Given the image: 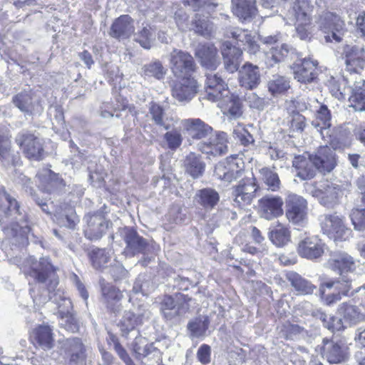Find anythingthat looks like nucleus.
Segmentation results:
<instances>
[{
	"instance_id": "1",
	"label": "nucleus",
	"mask_w": 365,
	"mask_h": 365,
	"mask_svg": "<svg viewBox=\"0 0 365 365\" xmlns=\"http://www.w3.org/2000/svg\"><path fill=\"white\" fill-rule=\"evenodd\" d=\"M58 271V267L53 264L48 257H42L31 261L24 274L37 283L43 284L48 292H53L59 284Z\"/></svg>"
},
{
	"instance_id": "2",
	"label": "nucleus",
	"mask_w": 365,
	"mask_h": 365,
	"mask_svg": "<svg viewBox=\"0 0 365 365\" xmlns=\"http://www.w3.org/2000/svg\"><path fill=\"white\" fill-rule=\"evenodd\" d=\"M259 190L258 180L254 173H252L251 177L242 178L231 188L234 206L239 209H245L253 202Z\"/></svg>"
},
{
	"instance_id": "3",
	"label": "nucleus",
	"mask_w": 365,
	"mask_h": 365,
	"mask_svg": "<svg viewBox=\"0 0 365 365\" xmlns=\"http://www.w3.org/2000/svg\"><path fill=\"white\" fill-rule=\"evenodd\" d=\"M314 6L309 0H294L291 12L294 19L296 31L301 39L309 38L312 29Z\"/></svg>"
},
{
	"instance_id": "4",
	"label": "nucleus",
	"mask_w": 365,
	"mask_h": 365,
	"mask_svg": "<svg viewBox=\"0 0 365 365\" xmlns=\"http://www.w3.org/2000/svg\"><path fill=\"white\" fill-rule=\"evenodd\" d=\"M15 143L27 159L40 161L44 158L43 144L34 133L27 130H21L16 135Z\"/></svg>"
},
{
	"instance_id": "5",
	"label": "nucleus",
	"mask_w": 365,
	"mask_h": 365,
	"mask_svg": "<svg viewBox=\"0 0 365 365\" xmlns=\"http://www.w3.org/2000/svg\"><path fill=\"white\" fill-rule=\"evenodd\" d=\"M170 68L175 77L193 76L197 66L189 52L174 48L170 54Z\"/></svg>"
},
{
	"instance_id": "6",
	"label": "nucleus",
	"mask_w": 365,
	"mask_h": 365,
	"mask_svg": "<svg viewBox=\"0 0 365 365\" xmlns=\"http://www.w3.org/2000/svg\"><path fill=\"white\" fill-rule=\"evenodd\" d=\"M351 289L349 279H329L320 284L319 292L327 305H331L341 300L342 296H348Z\"/></svg>"
},
{
	"instance_id": "7",
	"label": "nucleus",
	"mask_w": 365,
	"mask_h": 365,
	"mask_svg": "<svg viewBox=\"0 0 365 365\" xmlns=\"http://www.w3.org/2000/svg\"><path fill=\"white\" fill-rule=\"evenodd\" d=\"M321 227L323 233L334 241H346L352 234L351 230L345 224L344 217L336 213L326 215Z\"/></svg>"
},
{
	"instance_id": "8",
	"label": "nucleus",
	"mask_w": 365,
	"mask_h": 365,
	"mask_svg": "<svg viewBox=\"0 0 365 365\" xmlns=\"http://www.w3.org/2000/svg\"><path fill=\"white\" fill-rule=\"evenodd\" d=\"M245 171V163L238 155L227 157L222 163L215 167V173L218 178L226 182L231 183L240 178Z\"/></svg>"
},
{
	"instance_id": "9",
	"label": "nucleus",
	"mask_w": 365,
	"mask_h": 365,
	"mask_svg": "<svg viewBox=\"0 0 365 365\" xmlns=\"http://www.w3.org/2000/svg\"><path fill=\"white\" fill-rule=\"evenodd\" d=\"M345 71L350 75L356 74L360 78L365 68V50L356 46H346L341 54Z\"/></svg>"
},
{
	"instance_id": "10",
	"label": "nucleus",
	"mask_w": 365,
	"mask_h": 365,
	"mask_svg": "<svg viewBox=\"0 0 365 365\" xmlns=\"http://www.w3.org/2000/svg\"><path fill=\"white\" fill-rule=\"evenodd\" d=\"M291 69L294 79L304 84L315 82L319 76V63L310 58L296 61Z\"/></svg>"
},
{
	"instance_id": "11",
	"label": "nucleus",
	"mask_w": 365,
	"mask_h": 365,
	"mask_svg": "<svg viewBox=\"0 0 365 365\" xmlns=\"http://www.w3.org/2000/svg\"><path fill=\"white\" fill-rule=\"evenodd\" d=\"M175 297L181 302L180 304L177 305L175 298L169 294H165L159 302L160 313L167 320H171L180 315L182 309L186 312L189 309L190 297L187 294L175 293Z\"/></svg>"
},
{
	"instance_id": "12",
	"label": "nucleus",
	"mask_w": 365,
	"mask_h": 365,
	"mask_svg": "<svg viewBox=\"0 0 365 365\" xmlns=\"http://www.w3.org/2000/svg\"><path fill=\"white\" fill-rule=\"evenodd\" d=\"M307 201L302 196L289 194L285 199V217L293 225H299L307 217Z\"/></svg>"
},
{
	"instance_id": "13",
	"label": "nucleus",
	"mask_w": 365,
	"mask_h": 365,
	"mask_svg": "<svg viewBox=\"0 0 365 365\" xmlns=\"http://www.w3.org/2000/svg\"><path fill=\"white\" fill-rule=\"evenodd\" d=\"M101 299L107 312L117 314L121 309V301L124 298L123 291L105 279L99 280Z\"/></svg>"
},
{
	"instance_id": "14",
	"label": "nucleus",
	"mask_w": 365,
	"mask_h": 365,
	"mask_svg": "<svg viewBox=\"0 0 365 365\" xmlns=\"http://www.w3.org/2000/svg\"><path fill=\"white\" fill-rule=\"evenodd\" d=\"M180 78L171 88V95L179 102H188L198 93L200 85L194 76L177 77Z\"/></svg>"
},
{
	"instance_id": "15",
	"label": "nucleus",
	"mask_w": 365,
	"mask_h": 365,
	"mask_svg": "<svg viewBox=\"0 0 365 365\" xmlns=\"http://www.w3.org/2000/svg\"><path fill=\"white\" fill-rule=\"evenodd\" d=\"M325 244L317 235H309L302 239L297 244L298 255L307 259L314 260L324 253Z\"/></svg>"
},
{
	"instance_id": "16",
	"label": "nucleus",
	"mask_w": 365,
	"mask_h": 365,
	"mask_svg": "<svg viewBox=\"0 0 365 365\" xmlns=\"http://www.w3.org/2000/svg\"><path fill=\"white\" fill-rule=\"evenodd\" d=\"M258 212L265 220H272L284 214V200L281 196L266 195L258 200Z\"/></svg>"
},
{
	"instance_id": "17",
	"label": "nucleus",
	"mask_w": 365,
	"mask_h": 365,
	"mask_svg": "<svg viewBox=\"0 0 365 365\" xmlns=\"http://www.w3.org/2000/svg\"><path fill=\"white\" fill-rule=\"evenodd\" d=\"M318 171L324 175L331 173L338 164V156L327 145H320L312 153Z\"/></svg>"
},
{
	"instance_id": "18",
	"label": "nucleus",
	"mask_w": 365,
	"mask_h": 365,
	"mask_svg": "<svg viewBox=\"0 0 365 365\" xmlns=\"http://www.w3.org/2000/svg\"><path fill=\"white\" fill-rule=\"evenodd\" d=\"M123 239L125 242L123 254L127 257L144 253L148 247L146 240L140 236L134 228L125 227Z\"/></svg>"
},
{
	"instance_id": "19",
	"label": "nucleus",
	"mask_w": 365,
	"mask_h": 365,
	"mask_svg": "<svg viewBox=\"0 0 365 365\" xmlns=\"http://www.w3.org/2000/svg\"><path fill=\"white\" fill-rule=\"evenodd\" d=\"M65 354L70 365L84 364L86 359V347L79 337H71L65 341Z\"/></svg>"
},
{
	"instance_id": "20",
	"label": "nucleus",
	"mask_w": 365,
	"mask_h": 365,
	"mask_svg": "<svg viewBox=\"0 0 365 365\" xmlns=\"http://www.w3.org/2000/svg\"><path fill=\"white\" fill-rule=\"evenodd\" d=\"M206 98L212 102H219L230 91L224 80L217 74L206 75Z\"/></svg>"
},
{
	"instance_id": "21",
	"label": "nucleus",
	"mask_w": 365,
	"mask_h": 365,
	"mask_svg": "<svg viewBox=\"0 0 365 365\" xmlns=\"http://www.w3.org/2000/svg\"><path fill=\"white\" fill-rule=\"evenodd\" d=\"M134 31L133 19L128 14H123L114 19L108 34L110 37L120 41L130 38Z\"/></svg>"
},
{
	"instance_id": "22",
	"label": "nucleus",
	"mask_w": 365,
	"mask_h": 365,
	"mask_svg": "<svg viewBox=\"0 0 365 365\" xmlns=\"http://www.w3.org/2000/svg\"><path fill=\"white\" fill-rule=\"evenodd\" d=\"M195 56L202 67L206 69L215 71L220 64L218 50L212 43L200 44L195 51Z\"/></svg>"
},
{
	"instance_id": "23",
	"label": "nucleus",
	"mask_w": 365,
	"mask_h": 365,
	"mask_svg": "<svg viewBox=\"0 0 365 365\" xmlns=\"http://www.w3.org/2000/svg\"><path fill=\"white\" fill-rule=\"evenodd\" d=\"M347 348L328 339H324L320 347V354L329 364H339L347 358Z\"/></svg>"
},
{
	"instance_id": "24",
	"label": "nucleus",
	"mask_w": 365,
	"mask_h": 365,
	"mask_svg": "<svg viewBox=\"0 0 365 365\" xmlns=\"http://www.w3.org/2000/svg\"><path fill=\"white\" fill-rule=\"evenodd\" d=\"M184 130L192 140H201L210 136L212 128L200 118H187L182 121Z\"/></svg>"
},
{
	"instance_id": "25",
	"label": "nucleus",
	"mask_w": 365,
	"mask_h": 365,
	"mask_svg": "<svg viewBox=\"0 0 365 365\" xmlns=\"http://www.w3.org/2000/svg\"><path fill=\"white\" fill-rule=\"evenodd\" d=\"M238 79L240 86L249 90L255 88L260 83L259 67L246 62L239 71Z\"/></svg>"
},
{
	"instance_id": "26",
	"label": "nucleus",
	"mask_w": 365,
	"mask_h": 365,
	"mask_svg": "<svg viewBox=\"0 0 365 365\" xmlns=\"http://www.w3.org/2000/svg\"><path fill=\"white\" fill-rule=\"evenodd\" d=\"M292 165L297 171V175L302 180H311L314 178L318 169L312 160V155L309 154L308 157L304 155L295 156Z\"/></svg>"
},
{
	"instance_id": "27",
	"label": "nucleus",
	"mask_w": 365,
	"mask_h": 365,
	"mask_svg": "<svg viewBox=\"0 0 365 365\" xmlns=\"http://www.w3.org/2000/svg\"><path fill=\"white\" fill-rule=\"evenodd\" d=\"M225 68L230 73L236 72L242 59V50L230 43L225 44L222 51Z\"/></svg>"
},
{
	"instance_id": "28",
	"label": "nucleus",
	"mask_w": 365,
	"mask_h": 365,
	"mask_svg": "<svg viewBox=\"0 0 365 365\" xmlns=\"http://www.w3.org/2000/svg\"><path fill=\"white\" fill-rule=\"evenodd\" d=\"M349 106L356 111H365V78L356 80L349 97Z\"/></svg>"
},
{
	"instance_id": "29",
	"label": "nucleus",
	"mask_w": 365,
	"mask_h": 365,
	"mask_svg": "<svg viewBox=\"0 0 365 365\" xmlns=\"http://www.w3.org/2000/svg\"><path fill=\"white\" fill-rule=\"evenodd\" d=\"M34 344L43 349H51L54 346L52 329L48 325H38L31 334Z\"/></svg>"
},
{
	"instance_id": "30",
	"label": "nucleus",
	"mask_w": 365,
	"mask_h": 365,
	"mask_svg": "<svg viewBox=\"0 0 365 365\" xmlns=\"http://www.w3.org/2000/svg\"><path fill=\"white\" fill-rule=\"evenodd\" d=\"M329 265L332 270L339 274L354 272L356 269V263L354 258L347 253H341L329 260Z\"/></svg>"
},
{
	"instance_id": "31",
	"label": "nucleus",
	"mask_w": 365,
	"mask_h": 365,
	"mask_svg": "<svg viewBox=\"0 0 365 365\" xmlns=\"http://www.w3.org/2000/svg\"><path fill=\"white\" fill-rule=\"evenodd\" d=\"M207 142L199 144V150L207 155H221L226 153L227 145L222 138L212 133L208 136Z\"/></svg>"
},
{
	"instance_id": "32",
	"label": "nucleus",
	"mask_w": 365,
	"mask_h": 365,
	"mask_svg": "<svg viewBox=\"0 0 365 365\" xmlns=\"http://www.w3.org/2000/svg\"><path fill=\"white\" fill-rule=\"evenodd\" d=\"M183 167L185 172L193 178H198L205 172V164L201 156L194 152L189 153L183 160Z\"/></svg>"
},
{
	"instance_id": "33",
	"label": "nucleus",
	"mask_w": 365,
	"mask_h": 365,
	"mask_svg": "<svg viewBox=\"0 0 365 365\" xmlns=\"http://www.w3.org/2000/svg\"><path fill=\"white\" fill-rule=\"evenodd\" d=\"M218 106L233 117H240L242 114V103L240 98L235 94L228 93L218 102Z\"/></svg>"
},
{
	"instance_id": "34",
	"label": "nucleus",
	"mask_w": 365,
	"mask_h": 365,
	"mask_svg": "<svg viewBox=\"0 0 365 365\" xmlns=\"http://www.w3.org/2000/svg\"><path fill=\"white\" fill-rule=\"evenodd\" d=\"M286 278L297 294L300 295L311 294L317 288L316 286L309 281L294 272L287 273Z\"/></svg>"
},
{
	"instance_id": "35",
	"label": "nucleus",
	"mask_w": 365,
	"mask_h": 365,
	"mask_svg": "<svg viewBox=\"0 0 365 365\" xmlns=\"http://www.w3.org/2000/svg\"><path fill=\"white\" fill-rule=\"evenodd\" d=\"M133 351L137 358H145L150 354L156 358V362L163 361V353L154 346L153 343L143 344L142 339H135L133 343Z\"/></svg>"
},
{
	"instance_id": "36",
	"label": "nucleus",
	"mask_w": 365,
	"mask_h": 365,
	"mask_svg": "<svg viewBox=\"0 0 365 365\" xmlns=\"http://www.w3.org/2000/svg\"><path fill=\"white\" fill-rule=\"evenodd\" d=\"M197 202L205 210L213 209L220 201L219 193L212 188L200 189L196 193Z\"/></svg>"
},
{
	"instance_id": "37",
	"label": "nucleus",
	"mask_w": 365,
	"mask_h": 365,
	"mask_svg": "<svg viewBox=\"0 0 365 365\" xmlns=\"http://www.w3.org/2000/svg\"><path fill=\"white\" fill-rule=\"evenodd\" d=\"M235 4L234 12L244 20L251 19L257 14L256 0H232Z\"/></svg>"
},
{
	"instance_id": "38",
	"label": "nucleus",
	"mask_w": 365,
	"mask_h": 365,
	"mask_svg": "<svg viewBox=\"0 0 365 365\" xmlns=\"http://www.w3.org/2000/svg\"><path fill=\"white\" fill-rule=\"evenodd\" d=\"M268 236L270 241L279 247L285 246L291 241V231L289 227L280 223L269 232Z\"/></svg>"
},
{
	"instance_id": "39",
	"label": "nucleus",
	"mask_w": 365,
	"mask_h": 365,
	"mask_svg": "<svg viewBox=\"0 0 365 365\" xmlns=\"http://www.w3.org/2000/svg\"><path fill=\"white\" fill-rule=\"evenodd\" d=\"M167 71V68L160 60H155L142 67L141 75L144 77L154 78L160 81L165 78Z\"/></svg>"
},
{
	"instance_id": "40",
	"label": "nucleus",
	"mask_w": 365,
	"mask_h": 365,
	"mask_svg": "<svg viewBox=\"0 0 365 365\" xmlns=\"http://www.w3.org/2000/svg\"><path fill=\"white\" fill-rule=\"evenodd\" d=\"M210 319L207 316L195 317L187 324V329L190 336L195 338L204 337L209 328Z\"/></svg>"
},
{
	"instance_id": "41",
	"label": "nucleus",
	"mask_w": 365,
	"mask_h": 365,
	"mask_svg": "<svg viewBox=\"0 0 365 365\" xmlns=\"http://www.w3.org/2000/svg\"><path fill=\"white\" fill-rule=\"evenodd\" d=\"M142 323L143 315L128 312L124 314L118 325L123 334H128Z\"/></svg>"
},
{
	"instance_id": "42",
	"label": "nucleus",
	"mask_w": 365,
	"mask_h": 365,
	"mask_svg": "<svg viewBox=\"0 0 365 365\" xmlns=\"http://www.w3.org/2000/svg\"><path fill=\"white\" fill-rule=\"evenodd\" d=\"M232 36L235 39L236 43L242 42L244 48L250 53L255 54L259 49V46L254 40V38L247 33L246 30H239L232 33Z\"/></svg>"
},
{
	"instance_id": "43",
	"label": "nucleus",
	"mask_w": 365,
	"mask_h": 365,
	"mask_svg": "<svg viewBox=\"0 0 365 365\" xmlns=\"http://www.w3.org/2000/svg\"><path fill=\"white\" fill-rule=\"evenodd\" d=\"M337 312L344 321L350 324H356L364 319L363 314L360 313L356 306L346 302L339 307Z\"/></svg>"
},
{
	"instance_id": "44",
	"label": "nucleus",
	"mask_w": 365,
	"mask_h": 365,
	"mask_svg": "<svg viewBox=\"0 0 365 365\" xmlns=\"http://www.w3.org/2000/svg\"><path fill=\"white\" fill-rule=\"evenodd\" d=\"M92 266L96 269H101L106 267L110 257L105 248H94L88 254Z\"/></svg>"
},
{
	"instance_id": "45",
	"label": "nucleus",
	"mask_w": 365,
	"mask_h": 365,
	"mask_svg": "<svg viewBox=\"0 0 365 365\" xmlns=\"http://www.w3.org/2000/svg\"><path fill=\"white\" fill-rule=\"evenodd\" d=\"M288 121L289 135L294 137L295 133H302L307 127V119L299 111L293 110Z\"/></svg>"
},
{
	"instance_id": "46",
	"label": "nucleus",
	"mask_w": 365,
	"mask_h": 365,
	"mask_svg": "<svg viewBox=\"0 0 365 365\" xmlns=\"http://www.w3.org/2000/svg\"><path fill=\"white\" fill-rule=\"evenodd\" d=\"M259 173L268 190L277 192L280 189L281 181L277 173L269 168L264 167L259 170Z\"/></svg>"
},
{
	"instance_id": "47",
	"label": "nucleus",
	"mask_w": 365,
	"mask_h": 365,
	"mask_svg": "<svg viewBox=\"0 0 365 365\" xmlns=\"http://www.w3.org/2000/svg\"><path fill=\"white\" fill-rule=\"evenodd\" d=\"M331 114L328 107L322 104L319 108L316 110L315 119L312 124L316 128H319L321 130L329 128L331 123Z\"/></svg>"
},
{
	"instance_id": "48",
	"label": "nucleus",
	"mask_w": 365,
	"mask_h": 365,
	"mask_svg": "<svg viewBox=\"0 0 365 365\" xmlns=\"http://www.w3.org/2000/svg\"><path fill=\"white\" fill-rule=\"evenodd\" d=\"M9 160H11L12 165H15L11 136L0 133V161L5 162Z\"/></svg>"
},
{
	"instance_id": "49",
	"label": "nucleus",
	"mask_w": 365,
	"mask_h": 365,
	"mask_svg": "<svg viewBox=\"0 0 365 365\" xmlns=\"http://www.w3.org/2000/svg\"><path fill=\"white\" fill-rule=\"evenodd\" d=\"M32 95L26 91L19 92L12 98V103L22 112H29L33 108Z\"/></svg>"
},
{
	"instance_id": "50",
	"label": "nucleus",
	"mask_w": 365,
	"mask_h": 365,
	"mask_svg": "<svg viewBox=\"0 0 365 365\" xmlns=\"http://www.w3.org/2000/svg\"><path fill=\"white\" fill-rule=\"evenodd\" d=\"M163 139L168 148L173 151L178 150L183 142V137L180 130L176 128L167 131L163 135Z\"/></svg>"
},
{
	"instance_id": "51",
	"label": "nucleus",
	"mask_w": 365,
	"mask_h": 365,
	"mask_svg": "<svg viewBox=\"0 0 365 365\" xmlns=\"http://www.w3.org/2000/svg\"><path fill=\"white\" fill-rule=\"evenodd\" d=\"M149 113L155 125L163 127L166 130L169 129V125L165 124L164 121L165 110L162 106L153 101L150 102Z\"/></svg>"
},
{
	"instance_id": "52",
	"label": "nucleus",
	"mask_w": 365,
	"mask_h": 365,
	"mask_svg": "<svg viewBox=\"0 0 365 365\" xmlns=\"http://www.w3.org/2000/svg\"><path fill=\"white\" fill-rule=\"evenodd\" d=\"M109 339L113 344V349L118 357L125 363V365H135L133 360L130 356L126 349L121 344L119 339L115 334L109 333Z\"/></svg>"
},
{
	"instance_id": "53",
	"label": "nucleus",
	"mask_w": 365,
	"mask_h": 365,
	"mask_svg": "<svg viewBox=\"0 0 365 365\" xmlns=\"http://www.w3.org/2000/svg\"><path fill=\"white\" fill-rule=\"evenodd\" d=\"M58 317L63 320V327L68 331L72 333L77 332L79 327L76 318L74 314L69 312L58 311Z\"/></svg>"
},
{
	"instance_id": "54",
	"label": "nucleus",
	"mask_w": 365,
	"mask_h": 365,
	"mask_svg": "<svg viewBox=\"0 0 365 365\" xmlns=\"http://www.w3.org/2000/svg\"><path fill=\"white\" fill-rule=\"evenodd\" d=\"M289 88V81L282 76H279L268 83L269 91L273 95L284 93Z\"/></svg>"
},
{
	"instance_id": "55",
	"label": "nucleus",
	"mask_w": 365,
	"mask_h": 365,
	"mask_svg": "<svg viewBox=\"0 0 365 365\" xmlns=\"http://www.w3.org/2000/svg\"><path fill=\"white\" fill-rule=\"evenodd\" d=\"M108 227V223L101 222L98 227L93 225H89L84 230V236L86 239L93 241L100 240L105 234Z\"/></svg>"
},
{
	"instance_id": "56",
	"label": "nucleus",
	"mask_w": 365,
	"mask_h": 365,
	"mask_svg": "<svg viewBox=\"0 0 365 365\" xmlns=\"http://www.w3.org/2000/svg\"><path fill=\"white\" fill-rule=\"evenodd\" d=\"M195 32L201 36H211L212 32V23L201 19L199 14H196L192 22Z\"/></svg>"
},
{
	"instance_id": "57",
	"label": "nucleus",
	"mask_w": 365,
	"mask_h": 365,
	"mask_svg": "<svg viewBox=\"0 0 365 365\" xmlns=\"http://www.w3.org/2000/svg\"><path fill=\"white\" fill-rule=\"evenodd\" d=\"M349 217L355 230H365V208L354 207Z\"/></svg>"
},
{
	"instance_id": "58",
	"label": "nucleus",
	"mask_w": 365,
	"mask_h": 365,
	"mask_svg": "<svg viewBox=\"0 0 365 365\" xmlns=\"http://www.w3.org/2000/svg\"><path fill=\"white\" fill-rule=\"evenodd\" d=\"M234 137L244 146H248L255 141L253 136L242 124H237L233 130Z\"/></svg>"
},
{
	"instance_id": "59",
	"label": "nucleus",
	"mask_w": 365,
	"mask_h": 365,
	"mask_svg": "<svg viewBox=\"0 0 365 365\" xmlns=\"http://www.w3.org/2000/svg\"><path fill=\"white\" fill-rule=\"evenodd\" d=\"M151 26L147 25L139 30L136 34L135 41L145 49H150L151 48Z\"/></svg>"
},
{
	"instance_id": "60",
	"label": "nucleus",
	"mask_w": 365,
	"mask_h": 365,
	"mask_svg": "<svg viewBox=\"0 0 365 365\" xmlns=\"http://www.w3.org/2000/svg\"><path fill=\"white\" fill-rule=\"evenodd\" d=\"M324 326L331 332L340 331L345 329L346 327L344 324L343 319L339 318L335 316H331L326 319H323Z\"/></svg>"
},
{
	"instance_id": "61",
	"label": "nucleus",
	"mask_w": 365,
	"mask_h": 365,
	"mask_svg": "<svg viewBox=\"0 0 365 365\" xmlns=\"http://www.w3.org/2000/svg\"><path fill=\"white\" fill-rule=\"evenodd\" d=\"M269 53L271 55V58L275 62L279 63L284 61L289 53V49L287 46L284 44H282L279 46L272 47Z\"/></svg>"
},
{
	"instance_id": "62",
	"label": "nucleus",
	"mask_w": 365,
	"mask_h": 365,
	"mask_svg": "<svg viewBox=\"0 0 365 365\" xmlns=\"http://www.w3.org/2000/svg\"><path fill=\"white\" fill-rule=\"evenodd\" d=\"M197 360L203 365H207L211 361V347L207 344H202L197 351Z\"/></svg>"
},
{
	"instance_id": "63",
	"label": "nucleus",
	"mask_w": 365,
	"mask_h": 365,
	"mask_svg": "<svg viewBox=\"0 0 365 365\" xmlns=\"http://www.w3.org/2000/svg\"><path fill=\"white\" fill-rule=\"evenodd\" d=\"M327 86L333 96L341 100L344 98V94L341 91L340 83L334 77H331L327 83Z\"/></svg>"
},
{
	"instance_id": "64",
	"label": "nucleus",
	"mask_w": 365,
	"mask_h": 365,
	"mask_svg": "<svg viewBox=\"0 0 365 365\" xmlns=\"http://www.w3.org/2000/svg\"><path fill=\"white\" fill-rule=\"evenodd\" d=\"M334 18L335 22L333 24L326 22L323 26V29H324L325 33H328L331 30L332 33V38L336 41H340L341 40V38L339 36H338L335 32H334L333 29H336V26H339L340 28H341L344 24L341 21H340L339 18H337L336 16H334Z\"/></svg>"
}]
</instances>
